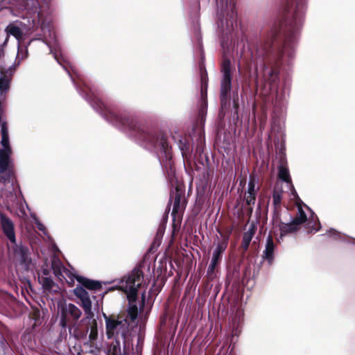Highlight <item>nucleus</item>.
<instances>
[{
	"mask_svg": "<svg viewBox=\"0 0 355 355\" xmlns=\"http://www.w3.org/2000/svg\"><path fill=\"white\" fill-rule=\"evenodd\" d=\"M307 0H287L284 19L262 29L248 39V51L241 56L240 64L264 96L275 94L274 105L282 108L288 101L290 85L278 89L281 67L290 65L295 56L294 46L302 26Z\"/></svg>",
	"mask_w": 355,
	"mask_h": 355,
	"instance_id": "nucleus-1",
	"label": "nucleus"
},
{
	"mask_svg": "<svg viewBox=\"0 0 355 355\" xmlns=\"http://www.w3.org/2000/svg\"><path fill=\"white\" fill-rule=\"evenodd\" d=\"M57 61L70 76L78 92L89 103L92 107L109 124L132 139L147 150L155 153L162 167L168 175H173L171 147L167 137L158 130L146 127L140 123L127 109L118 105H108L95 96V92L76 74L75 69L71 70L65 64L57 44L53 46L45 42Z\"/></svg>",
	"mask_w": 355,
	"mask_h": 355,
	"instance_id": "nucleus-2",
	"label": "nucleus"
},
{
	"mask_svg": "<svg viewBox=\"0 0 355 355\" xmlns=\"http://www.w3.org/2000/svg\"><path fill=\"white\" fill-rule=\"evenodd\" d=\"M144 281V274L140 268L136 267L130 273L124 276L119 282V288L127 295L128 307L127 313L128 318L134 322L143 309L145 294L142 293L141 303L138 300L137 291Z\"/></svg>",
	"mask_w": 355,
	"mask_h": 355,
	"instance_id": "nucleus-3",
	"label": "nucleus"
},
{
	"mask_svg": "<svg viewBox=\"0 0 355 355\" xmlns=\"http://www.w3.org/2000/svg\"><path fill=\"white\" fill-rule=\"evenodd\" d=\"M217 6L218 27L222 33L221 46L228 48V35L236 26L237 12L235 0H216Z\"/></svg>",
	"mask_w": 355,
	"mask_h": 355,
	"instance_id": "nucleus-4",
	"label": "nucleus"
},
{
	"mask_svg": "<svg viewBox=\"0 0 355 355\" xmlns=\"http://www.w3.org/2000/svg\"><path fill=\"white\" fill-rule=\"evenodd\" d=\"M297 214L293 218L290 223H282L279 226L280 237L282 238L287 234L293 233L299 230L300 225L306 222L305 227L308 229V232H316L320 228L321 225L317 217L313 213L311 214L309 219L302 209V205L297 202Z\"/></svg>",
	"mask_w": 355,
	"mask_h": 355,
	"instance_id": "nucleus-5",
	"label": "nucleus"
},
{
	"mask_svg": "<svg viewBox=\"0 0 355 355\" xmlns=\"http://www.w3.org/2000/svg\"><path fill=\"white\" fill-rule=\"evenodd\" d=\"M82 315L81 310L72 303H64L60 309L59 324L65 331L68 329L71 334L72 328Z\"/></svg>",
	"mask_w": 355,
	"mask_h": 355,
	"instance_id": "nucleus-6",
	"label": "nucleus"
},
{
	"mask_svg": "<svg viewBox=\"0 0 355 355\" xmlns=\"http://www.w3.org/2000/svg\"><path fill=\"white\" fill-rule=\"evenodd\" d=\"M232 62L230 58L224 57L221 64L222 79L220 82V103L221 106L226 105L229 99L230 92L232 89Z\"/></svg>",
	"mask_w": 355,
	"mask_h": 355,
	"instance_id": "nucleus-7",
	"label": "nucleus"
},
{
	"mask_svg": "<svg viewBox=\"0 0 355 355\" xmlns=\"http://www.w3.org/2000/svg\"><path fill=\"white\" fill-rule=\"evenodd\" d=\"M54 275L60 280L64 279L68 284H73L78 275L63 266L60 259L54 258L51 262Z\"/></svg>",
	"mask_w": 355,
	"mask_h": 355,
	"instance_id": "nucleus-8",
	"label": "nucleus"
},
{
	"mask_svg": "<svg viewBox=\"0 0 355 355\" xmlns=\"http://www.w3.org/2000/svg\"><path fill=\"white\" fill-rule=\"evenodd\" d=\"M74 295L80 300V306L83 309L86 315L85 318L82 320H92L94 317L92 311V303L88 292L82 286H78L73 290Z\"/></svg>",
	"mask_w": 355,
	"mask_h": 355,
	"instance_id": "nucleus-9",
	"label": "nucleus"
},
{
	"mask_svg": "<svg viewBox=\"0 0 355 355\" xmlns=\"http://www.w3.org/2000/svg\"><path fill=\"white\" fill-rule=\"evenodd\" d=\"M14 245H15L13 246L12 250L15 259L19 263L21 266L27 270L29 268L32 261L28 248L21 244L18 245L16 243Z\"/></svg>",
	"mask_w": 355,
	"mask_h": 355,
	"instance_id": "nucleus-10",
	"label": "nucleus"
},
{
	"mask_svg": "<svg viewBox=\"0 0 355 355\" xmlns=\"http://www.w3.org/2000/svg\"><path fill=\"white\" fill-rule=\"evenodd\" d=\"M103 318L105 322L106 334L108 338H111L115 333H117L119 328L126 329L129 324L126 319L118 320L114 317L107 316L105 313H103Z\"/></svg>",
	"mask_w": 355,
	"mask_h": 355,
	"instance_id": "nucleus-11",
	"label": "nucleus"
},
{
	"mask_svg": "<svg viewBox=\"0 0 355 355\" xmlns=\"http://www.w3.org/2000/svg\"><path fill=\"white\" fill-rule=\"evenodd\" d=\"M1 229L5 236L12 244L16 243L15 224L4 213L0 212Z\"/></svg>",
	"mask_w": 355,
	"mask_h": 355,
	"instance_id": "nucleus-12",
	"label": "nucleus"
},
{
	"mask_svg": "<svg viewBox=\"0 0 355 355\" xmlns=\"http://www.w3.org/2000/svg\"><path fill=\"white\" fill-rule=\"evenodd\" d=\"M287 163L285 157L282 156L281 157V163L278 166V178L283 182L287 183V184L291 189V194L294 198L296 200L301 201L299 198V196L294 188V186L292 184L291 178L290 175L288 168L287 167Z\"/></svg>",
	"mask_w": 355,
	"mask_h": 355,
	"instance_id": "nucleus-13",
	"label": "nucleus"
},
{
	"mask_svg": "<svg viewBox=\"0 0 355 355\" xmlns=\"http://www.w3.org/2000/svg\"><path fill=\"white\" fill-rule=\"evenodd\" d=\"M243 315V313L242 311H237L232 319L230 328L232 331V339L234 336H239L241 331Z\"/></svg>",
	"mask_w": 355,
	"mask_h": 355,
	"instance_id": "nucleus-14",
	"label": "nucleus"
},
{
	"mask_svg": "<svg viewBox=\"0 0 355 355\" xmlns=\"http://www.w3.org/2000/svg\"><path fill=\"white\" fill-rule=\"evenodd\" d=\"M275 244L271 235H268L266 239V247L263 250L262 259L266 260L269 265H271L274 260V252Z\"/></svg>",
	"mask_w": 355,
	"mask_h": 355,
	"instance_id": "nucleus-15",
	"label": "nucleus"
},
{
	"mask_svg": "<svg viewBox=\"0 0 355 355\" xmlns=\"http://www.w3.org/2000/svg\"><path fill=\"white\" fill-rule=\"evenodd\" d=\"M88 332H89L88 336V341L91 344H93L98 338V327L96 320H94L89 326L86 327L85 331L81 332L76 336L80 338H86Z\"/></svg>",
	"mask_w": 355,
	"mask_h": 355,
	"instance_id": "nucleus-16",
	"label": "nucleus"
},
{
	"mask_svg": "<svg viewBox=\"0 0 355 355\" xmlns=\"http://www.w3.org/2000/svg\"><path fill=\"white\" fill-rule=\"evenodd\" d=\"M76 280L80 286L85 287L92 291H97L101 288V283L98 281L92 280L83 276H77Z\"/></svg>",
	"mask_w": 355,
	"mask_h": 355,
	"instance_id": "nucleus-17",
	"label": "nucleus"
},
{
	"mask_svg": "<svg viewBox=\"0 0 355 355\" xmlns=\"http://www.w3.org/2000/svg\"><path fill=\"white\" fill-rule=\"evenodd\" d=\"M15 71V66L12 65L10 67V68L7 70L6 73H10L9 76L3 72H1L0 76V94L6 93L10 87V76Z\"/></svg>",
	"mask_w": 355,
	"mask_h": 355,
	"instance_id": "nucleus-18",
	"label": "nucleus"
},
{
	"mask_svg": "<svg viewBox=\"0 0 355 355\" xmlns=\"http://www.w3.org/2000/svg\"><path fill=\"white\" fill-rule=\"evenodd\" d=\"M257 227L252 223L249 225L246 232L243 233L241 247L244 251H247L250 246V242L256 232Z\"/></svg>",
	"mask_w": 355,
	"mask_h": 355,
	"instance_id": "nucleus-19",
	"label": "nucleus"
},
{
	"mask_svg": "<svg viewBox=\"0 0 355 355\" xmlns=\"http://www.w3.org/2000/svg\"><path fill=\"white\" fill-rule=\"evenodd\" d=\"M10 153L5 150H0V173H3L10 170Z\"/></svg>",
	"mask_w": 355,
	"mask_h": 355,
	"instance_id": "nucleus-20",
	"label": "nucleus"
},
{
	"mask_svg": "<svg viewBox=\"0 0 355 355\" xmlns=\"http://www.w3.org/2000/svg\"><path fill=\"white\" fill-rule=\"evenodd\" d=\"M229 241V236L228 235H223L222 239L216 244L214 243L215 248L213 250V254H216L222 257L223 253L225 251Z\"/></svg>",
	"mask_w": 355,
	"mask_h": 355,
	"instance_id": "nucleus-21",
	"label": "nucleus"
},
{
	"mask_svg": "<svg viewBox=\"0 0 355 355\" xmlns=\"http://www.w3.org/2000/svg\"><path fill=\"white\" fill-rule=\"evenodd\" d=\"M40 282L44 290L49 292H57L59 287L49 277H42L40 278Z\"/></svg>",
	"mask_w": 355,
	"mask_h": 355,
	"instance_id": "nucleus-22",
	"label": "nucleus"
},
{
	"mask_svg": "<svg viewBox=\"0 0 355 355\" xmlns=\"http://www.w3.org/2000/svg\"><path fill=\"white\" fill-rule=\"evenodd\" d=\"M222 257L212 253L210 263L207 268V276L209 279L214 277V270L217 265L220 263Z\"/></svg>",
	"mask_w": 355,
	"mask_h": 355,
	"instance_id": "nucleus-23",
	"label": "nucleus"
},
{
	"mask_svg": "<svg viewBox=\"0 0 355 355\" xmlns=\"http://www.w3.org/2000/svg\"><path fill=\"white\" fill-rule=\"evenodd\" d=\"M6 31L8 35H12L17 40H19L22 37L21 30L17 26L10 24L6 28Z\"/></svg>",
	"mask_w": 355,
	"mask_h": 355,
	"instance_id": "nucleus-24",
	"label": "nucleus"
},
{
	"mask_svg": "<svg viewBox=\"0 0 355 355\" xmlns=\"http://www.w3.org/2000/svg\"><path fill=\"white\" fill-rule=\"evenodd\" d=\"M258 182V179L255 175H250L249 181L248 183V191L246 193H254L257 192L259 189V187H256Z\"/></svg>",
	"mask_w": 355,
	"mask_h": 355,
	"instance_id": "nucleus-25",
	"label": "nucleus"
},
{
	"mask_svg": "<svg viewBox=\"0 0 355 355\" xmlns=\"http://www.w3.org/2000/svg\"><path fill=\"white\" fill-rule=\"evenodd\" d=\"M107 355H125V353L121 352L119 341L116 340L111 343Z\"/></svg>",
	"mask_w": 355,
	"mask_h": 355,
	"instance_id": "nucleus-26",
	"label": "nucleus"
},
{
	"mask_svg": "<svg viewBox=\"0 0 355 355\" xmlns=\"http://www.w3.org/2000/svg\"><path fill=\"white\" fill-rule=\"evenodd\" d=\"M282 199V191L278 189H274L272 193V204L275 209L279 207Z\"/></svg>",
	"mask_w": 355,
	"mask_h": 355,
	"instance_id": "nucleus-27",
	"label": "nucleus"
},
{
	"mask_svg": "<svg viewBox=\"0 0 355 355\" xmlns=\"http://www.w3.org/2000/svg\"><path fill=\"white\" fill-rule=\"evenodd\" d=\"M28 56V47L25 46H19L18 51L16 59L18 60L17 65H19L21 61Z\"/></svg>",
	"mask_w": 355,
	"mask_h": 355,
	"instance_id": "nucleus-28",
	"label": "nucleus"
},
{
	"mask_svg": "<svg viewBox=\"0 0 355 355\" xmlns=\"http://www.w3.org/2000/svg\"><path fill=\"white\" fill-rule=\"evenodd\" d=\"M180 200H181V196L178 193H175L173 204V209H172V213L171 214L175 217V214L178 212L180 205Z\"/></svg>",
	"mask_w": 355,
	"mask_h": 355,
	"instance_id": "nucleus-29",
	"label": "nucleus"
},
{
	"mask_svg": "<svg viewBox=\"0 0 355 355\" xmlns=\"http://www.w3.org/2000/svg\"><path fill=\"white\" fill-rule=\"evenodd\" d=\"M327 235L332 237L335 240L344 241L345 235L342 234L340 232L336 231L334 229H330L326 233Z\"/></svg>",
	"mask_w": 355,
	"mask_h": 355,
	"instance_id": "nucleus-30",
	"label": "nucleus"
},
{
	"mask_svg": "<svg viewBox=\"0 0 355 355\" xmlns=\"http://www.w3.org/2000/svg\"><path fill=\"white\" fill-rule=\"evenodd\" d=\"M256 198H257L256 193H245V196H244L245 202L249 206L254 205L255 201H256Z\"/></svg>",
	"mask_w": 355,
	"mask_h": 355,
	"instance_id": "nucleus-31",
	"label": "nucleus"
},
{
	"mask_svg": "<svg viewBox=\"0 0 355 355\" xmlns=\"http://www.w3.org/2000/svg\"><path fill=\"white\" fill-rule=\"evenodd\" d=\"M1 144L3 146L1 150H5L8 153H11V148L10 146L9 136L1 137Z\"/></svg>",
	"mask_w": 355,
	"mask_h": 355,
	"instance_id": "nucleus-32",
	"label": "nucleus"
},
{
	"mask_svg": "<svg viewBox=\"0 0 355 355\" xmlns=\"http://www.w3.org/2000/svg\"><path fill=\"white\" fill-rule=\"evenodd\" d=\"M31 217L33 218L34 223L37 227V228L42 232L44 234H46V227L44 225V224L37 218L35 214H31Z\"/></svg>",
	"mask_w": 355,
	"mask_h": 355,
	"instance_id": "nucleus-33",
	"label": "nucleus"
},
{
	"mask_svg": "<svg viewBox=\"0 0 355 355\" xmlns=\"http://www.w3.org/2000/svg\"><path fill=\"white\" fill-rule=\"evenodd\" d=\"M2 174L3 175L0 177V182L2 181L3 183H9L11 182V177L13 173L10 169Z\"/></svg>",
	"mask_w": 355,
	"mask_h": 355,
	"instance_id": "nucleus-34",
	"label": "nucleus"
},
{
	"mask_svg": "<svg viewBox=\"0 0 355 355\" xmlns=\"http://www.w3.org/2000/svg\"><path fill=\"white\" fill-rule=\"evenodd\" d=\"M200 76H201V82H202V92H203L204 87H206L207 85V77L205 71H204V68L201 65L200 67Z\"/></svg>",
	"mask_w": 355,
	"mask_h": 355,
	"instance_id": "nucleus-35",
	"label": "nucleus"
},
{
	"mask_svg": "<svg viewBox=\"0 0 355 355\" xmlns=\"http://www.w3.org/2000/svg\"><path fill=\"white\" fill-rule=\"evenodd\" d=\"M195 34L196 36V40H197L198 42L199 43L201 58H202V60H203L204 59V53H203V50L202 49V44H201L202 37H201V35L200 34V32H199V30L198 28H196L195 30Z\"/></svg>",
	"mask_w": 355,
	"mask_h": 355,
	"instance_id": "nucleus-36",
	"label": "nucleus"
},
{
	"mask_svg": "<svg viewBox=\"0 0 355 355\" xmlns=\"http://www.w3.org/2000/svg\"><path fill=\"white\" fill-rule=\"evenodd\" d=\"M173 139L175 141V142L178 143V146L181 150H184V148L186 147V144L183 141V138L181 135H178L177 137H173Z\"/></svg>",
	"mask_w": 355,
	"mask_h": 355,
	"instance_id": "nucleus-37",
	"label": "nucleus"
},
{
	"mask_svg": "<svg viewBox=\"0 0 355 355\" xmlns=\"http://www.w3.org/2000/svg\"><path fill=\"white\" fill-rule=\"evenodd\" d=\"M0 347L5 352L7 348V343L3 336L0 334Z\"/></svg>",
	"mask_w": 355,
	"mask_h": 355,
	"instance_id": "nucleus-38",
	"label": "nucleus"
},
{
	"mask_svg": "<svg viewBox=\"0 0 355 355\" xmlns=\"http://www.w3.org/2000/svg\"><path fill=\"white\" fill-rule=\"evenodd\" d=\"M1 137L8 136V129H7L6 123H3L1 125Z\"/></svg>",
	"mask_w": 355,
	"mask_h": 355,
	"instance_id": "nucleus-39",
	"label": "nucleus"
},
{
	"mask_svg": "<svg viewBox=\"0 0 355 355\" xmlns=\"http://www.w3.org/2000/svg\"><path fill=\"white\" fill-rule=\"evenodd\" d=\"M87 355H101L100 350L98 348L91 349L88 352H87Z\"/></svg>",
	"mask_w": 355,
	"mask_h": 355,
	"instance_id": "nucleus-40",
	"label": "nucleus"
},
{
	"mask_svg": "<svg viewBox=\"0 0 355 355\" xmlns=\"http://www.w3.org/2000/svg\"><path fill=\"white\" fill-rule=\"evenodd\" d=\"M24 203H25L26 207L27 209H29L28 205V204L26 203V202L25 201V200H24Z\"/></svg>",
	"mask_w": 355,
	"mask_h": 355,
	"instance_id": "nucleus-41",
	"label": "nucleus"
},
{
	"mask_svg": "<svg viewBox=\"0 0 355 355\" xmlns=\"http://www.w3.org/2000/svg\"><path fill=\"white\" fill-rule=\"evenodd\" d=\"M44 3L48 4L49 3V0H44Z\"/></svg>",
	"mask_w": 355,
	"mask_h": 355,
	"instance_id": "nucleus-42",
	"label": "nucleus"
},
{
	"mask_svg": "<svg viewBox=\"0 0 355 355\" xmlns=\"http://www.w3.org/2000/svg\"><path fill=\"white\" fill-rule=\"evenodd\" d=\"M234 107H235L236 109L237 108V106H238V105H237V104H236V103L235 101L234 102Z\"/></svg>",
	"mask_w": 355,
	"mask_h": 355,
	"instance_id": "nucleus-43",
	"label": "nucleus"
},
{
	"mask_svg": "<svg viewBox=\"0 0 355 355\" xmlns=\"http://www.w3.org/2000/svg\"><path fill=\"white\" fill-rule=\"evenodd\" d=\"M20 211H21V212H22L23 214H25V213H26V212H25V211H24V208H21Z\"/></svg>",
	"mask_w": 355,
	"mask_h": 355,
	"instance_id": "nucleus-44",
	"label": "nucleus"
}]
</instances>
